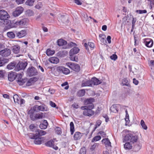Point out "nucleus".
Segmentation results:
<instances>
[{"label": "nucleus", "mask_w": 154, "mask_h": 154, "mask_svg": "<svg viewBox=\"0 0 154 154\" xmlns=\"http://www.w3.org/2000/svg\"><path fill=\"white\" fill-rule=\"evenodd\" d=\"M137 12L140 14H142L143 13H146L147 12V11L146 10H137L136 11Z\"/></svg>", "instance_id": "13d9d810"}, {"label": "nucleus", "mask_w": 154, "mask_h": 154, "mask_svg": "<svg viewBox=\"0 0 154 154\" xmlns=\"http://www.w3.org/2000/svg\"><path fill=\"white\" fill-rule=\"evenodd\" d=\"M91 80H87L86 81H83L82 82L81 86L82 87L92 86Z\"/></svg>", "instance_id": "aec40b11"}, {"label": "nucleus", "mask_w": 154, "mask_h": 154, "mask_svg": "<svg viewBox=\"0 0 154 154\" xmlns=\"http://www.w3.org/2000/svg\"><path fill=\"white\" fill-rule=\"evenodd\" d=\"M35 79L36 80V78H32L30 79L26 83V85L28 86L32 85L34 82Z\"/></svg>", "instance_id": "c85d7f7f"}, {"label": "nucleus", "mask_w": 154, "mask_h": 154, "mask_svg": "<svg viewBox=\"0 0 154 154\" xmlns=\"http://www.w3.org/2000/svg\"><path fill=\"white\" fill-rule=\"evenodd\" d=\"M10 17V16L6 11L2 10H0V19L2 20H7Z\"/></svg>", "instance_id": "423d86ee"}, {"label": "nucleus", "mask_w": 154, "mask_h": 154, "mask_svg": "<svg viewBox=\"0 0 154 154\" xmlns=\"http://www.w3.org/2000/svg\"><path fill=\"white\" fill-rule=\"evenodd\" d=\"M91 81H92L91 84L92 85H99L101 83L102 81L99 80L95 77L93 78Z\"/></svg>", "instance_id": "f3484780"}, {"label": "nucleus", "mask_w": 154, "mask_h": 154, "mask_svg": "<svg viewBox=\"0 0 154 154\" xmlns=\"http://www.w3.org/2000/svg\"><path fill=\"white\" fill-rule=\"evenodd\" d=\"M119 106L118 105H112L110 108V110L112 112L116 113L118 112V108Z\"/></svg>", "instance_id": "6ab92c4d"}, {"label": "nucleus", "mask_w": 154, "mask_h": 154, "mask_svg": "<svg viewBox=\"0 0 154 154\" xmlns=\"http://www.w3.org/2000/svg\"><path fill=\"white\" fill-rule=\"evenodd\" d=\"M40 106L37 105H36L34 106L32 109H31L30 110H32L33 113H34V112H38L40 110Z\"/></svg>", "instance_id": "473e14b6"}, {"label": "nucleus", "mask_w": 154, "mask_h": 154, "mask_svg": "<svg viewBox=\"0 0 154 154\" xmlns=\"http://www.w3.org/2000/svg\"><path fill=\"white\" fill-rule=\"evenodd\" d=\"M40 110L42 111H48V108L45 105H42L39 106Z\"/></svg>", "instance_id": "ea45409f"}, {"label": "nucleus", "mask_w": 154, "mask_h": 154, "mask_svg": "<svg viewBox=\"0 0 154 154\" xmlns=\"http://www.w3.org/2000/svg\"><path fill=\"white\" fill-rule=\"evenodd\" d=\"M49 61L51 63L57 64L59 62V59L56 57H51L49 58Z\"/></svg>", "instance_id": "a211bd4d"}, {"label": "nucleus", "mask_w": 154, "mask_h": 154, "mask_svg": "<svg viewBox=\"0 0 154 154\" xmlns=\"http://www.w3.org/2000/svg\"><path fill=\"white\" fill-rule=\"evenodd\" d=\"M20 47L18 45H14L12 47V51L13 52L17 54L20 51Z\"/></svg>", "instance_id": "c756f323"}, {"label": "nucleus", "mask_w": 154, "mask_h": 154, "mask_svg": "<svg viewBox=\"0 0 154 154\" xmlns=\"http://www.w3.org/2000/svg\"><path fill=\"white\" fill-rule=\"evenodd\" d=\"M72 107L75 109H78L79 108V105L75 103H74L72 105Z\"/></svg>", "instance_id": "e2e57ef3"}, {"label": "nucleus", "mask_w": 154, "mask_h": 154, "mask_svg": "<svg viewBox=\"0 0 154 154\" xmlns=\"http://www.w3.org/2000/svg\"><path fill=\"white\" fill-rule=\"evenodd\" d=\"M99 39L101 42L103 44H105L106 43V41L105 40L106 36L105 35L103 34H100L99 35Z\"/></svg>", "instance_id": "b1692460"}, {"label": "nucleus", "mask_w": 154, "mask_h": 154, "mask_svg": "<svg viewBox=\"0 0 154 154\" xmlns=\"http://www.w3.org/2000/svg\"><path fill=\"white\" fill-rule=\"evenodd\" d=\"M56 132L58 134H61L62 133L61 128L59 127H57L55 129Z\"/></svg>", "instance_id": "603ef678"}, {"label": "nucleus", "mask_w": 154, "mask_h": 154, "mask_svg": "<svg viewBox=\"0 0 154 154\" xmlns=\"http://www.w3.org/2000/svg\"><path fill=\"white\" fill-rule=\"evenodd\" d=\"M85 90L82 89L79 90L77 92V95L79 97H82L85 95Z\"/></svg>", "instance_id": "f704fd0d"}, {"label": "nucleus", "mask_w": 154, "mask_h": 154, "mask_svg": "<svg viewBox=\"0 0 154 154\" xmlns=\"http://www.w3.org/2000/svg\"><path fill=\"white\" fill-rule=\"evenodd\" d=\"M122 141L123 143L129 141L131 143H136L138 140V136L132 131L125 130L122 132Z\"/></svg>", "instance_id": "f257e3e1"}, {"label": "nucleus", "mask_w": 154, "mask_h": 154, "mask_svg": "<svg viewBox=\"0 0 154 154\" xmlns=\"http://www.w3.org/2000/svg\"><path fill=\"white\" fill-rule=\"evenodd\" d=\"M93 101V99L90 98L85 100V103L86 105L92 103Z\"/></svg>", "instance_id": "a18cd8bd"}, {"label": "nucleus", "mask_w": 154, "mask_h": 154, "mask_svg": "<svg viewBox=\"0 0 154 154\" xmlns=\"http://www.w3.org/2000/svg\"><path fill=\"white\" fill-rule=\"evenodd\" d=\"M86 149L85 147L81 148L80 150L79 154H86Z\"/></svg>", "instance_id": "8fccbe9b"}, {"label": "nucleus", "mask_w": 154, "mask_h": 154, "mask_svg": "<svg viewBox=\"0 0 154 154\" xmlns=\"http://www.w3.org/2000/svg\"><path fill=\"white\" fill-rule=\"evenodd\" d=\"M27 73L29 76L36 75L38 73L37 70L33 67L29 68L27 70Z\"/></svg>", "instance_id": "6e6552de"}, {"label": "nucleus", "mask_w": 154, "mask_h": 154, "mask_svg": "<svg viewBox=\"0 0 154 154\" xmlns=\"http://www.w3.org/2000/svg\"><path fill=\"white\" fill-rule=\"evenodd\" d=\"M140 125L142 128L145 130H146L147 128V126L143 120H141L140 122Z\"/></svg>", "instance_id": "49530a36"}, {"label": "nucleus", "mask_w": 154, "mask_h": 154, "mask_svg": "<svg viewBox=\"0 0 154 154\" xmlns=\"http://www.w3.org/2000/svg\"><path fill=\"white\" fill-rule=\"evenodd\" d=\"M54 141L52 140H51L46 143H45V145L47 146L52 147L54 149L57 150L58 149V147L54 145Z\"/></svg>", "instance_id": "9b49d317"}, {"label": "nucleus", "mask_w": 154, "mask_h": 154, "mask_svg": "<svg viewBox=\"0 0 154 154\" xmlns=\"http://www.w3.org/2000/svg\"><path fill=\"white\" fill-rule=\"evenodd\" d=\"M98 134H100L103 137H106V134L103 131H100L98 133Z\"/></svg>", "instance_id": "bf43d9fd"}, {"label": "nucleus", "mask_w": 154, "mask_h": 154, "mask_svg": "<svg viewBox=\"0 0 154 154\" xmlns=\"http://www.w3.org/2000/svg\"><path fill=\"white\" fill-rule=\"evenodd\" d=\"M110 58L111 59L115 61L117 59V56L116 54H113L110 56Z\"/></svg>", "instance_id": "5fc2aeb1"}, {"label": "nucleus", "mask_w": 154, "mask_h": 154, "mask_svg": "<svg viewBox=\"0 0 154 154\" xmlns=\"http://www.w3.org/2000/svg\"><path fill=\"white\" fill-rule=\"evenodd\" d=\"M66 65L70 68L76 72H78L80 70L79 66L77 64L72 62L66 63Z\"/></svg>", "instance_id": "20e7f679"}, {"label": "nucleus", "mask_w": 154, "mask_h": 154, "mask_svg": "<svg viewBox=\"0 0 154 154\" xmlns=\"http://www.w3.org/2000/svg\"><path fill=\"white\" fill-rule=\"evenodd\" d=\"M94 106L93 104L92 103L89 104V105H88V106H86V108L87 109H93L94 108Z\"/></svg>", "instance_id": "4d7b16f0"}, {"label": "nucleus", "mask_w": 154, "mask_h": 154, "mask_svg": "<svg viewBox=\"0 0 154 154\" xmlns=\"http://www.w3.org/2000/svg\"><path fill=\"white\" fill-rule=\"evenodd\" d=\"M11 54V51L8 49H5L0 51V55L3 57H6Z\"/></svg>", "instance_id": "9d476101"}, {"label": "nucleus", "mask_w": 154, "mask_h": 154, "mask_svg": "<svg viewBox=\"0 0 154 154\" xmlns=\"http://www.w3.org/2000/svg\"><path fill=\"white\" fill-rule=\"evenodd\" d=\"M25 103V101L23 99H21L19 101V103H17L18 104H20L21 106H22V104H24Z\"/></svg>", "instance_id": "052dcab7"}, {"label": "nucleus", "mask_w": 154, "mask_h": 154, "mask_svg": "<svg viewBox=\"0 0 154 154\" xmlns=\"http://www.w3.org/2000/svg\"><path fill=\"white\" fill-rule=\"evenodd\" d=\"M99 145V143H95L92 145L91 147V149L92 150H94L95 148H97Z\"/></svg>", "instance_id": "3c124183"}, {"label": "nucleus", "mask_w": 154, "mask_h": 154, "mask_svg": "<svg viewBox=\"0 0 154 154\" xmlns=\"http://www.w3.org/2000/svg\"><path fill=\"white\" fill-rule=\"evenodd\" d=\"M34 2L35 0H27L26 2V4L27 5L32 6L33 5Z\"/></svg>", "instance_id": "37998d69"}, {"label": "nucleus", "mask_w": 154, "mask_h": 154, "mask_svg": "<svg viewBox=\"0 0 154 154\" xmlns=\"http://www.w3.org/2000/svg\"><path fill=\"white\" fill-rule=\"evenodd\" d=\"M70 126L71 134V135H72L75 131L74 126L73 122H72L70 123Z\"/></svg>", "instance_id": "c9c22d12"}, {"label": "nucleus", "mask_w": 154, "mask_h": 154, "mask_svg": "<svg viewBox=\"0 0 154 154\" xmlns=\"http://www.w3.org/2000/svg\"><path fill=\"white\" fill-rule=\"evenodd\" d=\"M27 65L26 62H19L16 66L15 70L16 71H19L21 69H24Z\"/></svg>", "instance_id": "39448f33"}, {"label": "nucleus", "mask_w": 154, "mask_h": 154, "mask_svg": "<svg viewBox=\"0 0 154 154\" xmlns=\"http://www.w3.org/2000/svg\"><path fill=\"white\" fill-rule=\"evenodd\" d=\"M48 125V123L47 121L46 120H44L43 123L40 124L39 127L41 129H45L47 128Z\"/></svg>", "instance_id": "cd10ccee"}, {"label": "nucleus", "mask_w": 154, "mask_h": 154, "mask_svg": "<svg viewBox=\"0 0 154 154\" xmlns=\"http://www.w3.org/2000/svg\"><path fill=\"white\" fill-rule=\"evenodd\" d=\"M84 46H85L86 49L88 51H89V49L88 48V46L91 48V50H93L95 46L94 44L91 42H89L88 44L87 43H85L84 44Z\"/></svg>", "instance_id": "ddd939ff"}, {"label": "nucleus", "mask_w": 154, "mask_h": 154, "mask_svg": "<svg viewBox=\"0 0 154 154\" xmlns=\"http://www.w3.org/2000/svg\"><path fill=\"white\" fill-rule=\"evenodd\" d=\"M79 51V49L78 48L74 47L70 50L69 54H77Z\"/></svg>", "instance_id": "bb28decb"}, {"label": "nucleus", "mask_w": 154, "mask_h": 154, "mask_svg": "<svg viewBox=\"0 0 154 154\" xmlns=\"http://www.w3.org/2000/svg\"><path fill=\"white\" fill-rule=\"evenodd\" d=\"M13 98L15 103H19V101L20 99V98L17 95H14L13 97Z\"/></svg>", "instance_id": "c03bdc74"}, {"label": "nucleus", "mask_w": 154, "mask_h": 154, "mask_svg": "<svg viewBox=\"0 0 154 154\" xmlns=\"http://www.w3.org/2000/svg\"><path fill=\"white\" fill-rule=\"evenodd\" d=\"M102 142L105 144L106 147L111 146V142L108 138L103 139Z\"/></svg>", "instance_id": "4be33fe9"}, {"label": "nucleus", "mask_w": 154, "mask_h": 154, "mask_svg": "<svg viewBox=\"0 0 154 154\" xmlns=\"http://www.w3.org/2000/svg\"><path fill=\"white\" fill-rule=\"evenodd\" d=\"M23 10V8L21 7H17L15 10L13 12V15L15 17L18 16L22 13Z\"/></svg>", "instance_id": "1a4fd4ad"}, {"label": "nucleus", "mask_w": 154, "mask_h": 154, "mask_svg": "<svg viewBox=\"0 0 154 154\" xmlns=\"http://www.w3.org/2000/svg\"><path fill=\"white\" fill-rule=\"evenodd\" d=\"M50 104L51 106L53 107H55L56 106L55 103L52 101L50 102Z\"/></svg>", "instance_id": "0e129e2a"}, {"label": "nucleus", "mask_w": 154, "mask_h": 154, "mask_svg": "<svg viewBox=\"0 0 154 154\" xmlns=\"http://www.w3.org/2000/svg\"><path fill=\"white\" fill-rule=\"evenodd\" d=\"M149 65L152 66H154V60H151L149 61Z\"/></svg>", "instance_id": "774afa93"}, {"label": "nucleus", "mask_w": 154, "mask_h": 154, "mask_svg": "<svg viewBox=\"0 0 154 154\" xmlns=\"http://www.w3.org/2000/svg\"><path fill=\"white\" fill-rule=\"evenodd\" d=\"M94 114V112L91 109H85L83 112L84 115L91 116Z\"/></svg>", "instance_id": "2eb2a0df"}, {"label": "nucleus", "mask_w": 154, "mask_h": 154, "mask_svg": "<svg viewBox=\"0 0 154 154\" xmlns=\"http://www.w3.org/2000/svg\"><path fill=\"white\" fill-rule=\"evenodd\" d=\"M69 54L70 56V58L71 60L75 62L78 61V59L77 57L74 55V54Z\"/></svg>", "instance_id": "4c0bfd02"}, {"label": "nucleus", "mask_w": 154, "mask_h": 154, "mask_svg": "<svg viewBox=\"0 0 154 154\" xmlns=\"http://www.w3.org/2000/svg\"><path fill=\"white\" fill-rule=\"evenodd\" d=\"M29 128L31 131L33 132L35 131V132H36L38 130L37 127L34 124L30 125L29 126Z\"/></svg>", "instance_id": "e433bc0d"}, {"label": "nucleus", "mask_w": 154, "mask_h": 154, "mask_svg": "<svg viewBox=\"0 0 154 154\" xmlns=\"http://www.w3.org/2000/svg\"><path fill=\"white\" fill-rule=\"evenodd\" d=\"M17 77V74L14 72H12L8 74V80L11 82H12Z\"/></svg>", "instance_id": "dca6fc26"}, {"label": "nucleus", "mask_w": 154, "mask_h": 154, "mask_svg": "<svg viewBox=\"0 0 154 154\" xmlns=\"http://www.w3.org/2000/svg\"><path fill=\"white\" fill-rule=\"evenodd\" d=\"M54 53V51L51 50L50 49H48L46 51V54L49 56H52Z\"/></svg>", "instance_id": "2f4dec72"}, {"label": "nucleus", "mask_w": 154, "mask_h": 154, "mask_svg": "<svg viewBox=\"0 0 154 154\" xmlns=\"http://www.w3.org/2000/svg\"><path fill=\"white\" fill-rule=\"evenodd\" d=\"M82 136V134L79 132H76L74 135V138L75 140H77L81 138Z\"/></svg>", "instance_id": "393cba45"}, {"label": "nucleus", "mask_w": 154, "mask_h": 154, "mask_svg": "<svg viewBox=\"0 0 154 154\" xmlns=\"http://www.w3.org/2000/svg\"><path fill=\"white\" fill-rule=\"evenodd\" d=\"M57 43L59 46H62L66 45L67 44V42L64 40L59 39L57 41Z\"/></svg>", "instance_id": "a878e982"}, {"label": "nucleus", "mask_w": 154, "mask_h": 154, "mask_svg": "<svg viewBox=\"0 0 154 154\" xmlns=\"http://www.w3.org/2000/svg\"><path fill=\"white\" fill-rule=\"evenodd\" d=\"M132 143L130 142H127L125 143L124 145V148L126 149H130L132 148Z\"/></svg>", "instance_id": "7c9ffc66"}, {"label": "nucleus", "mask_w": 154, "mask_h": 154, "mask_svg": "<svg viewBox=\"0 0 154 154\" xmlns=\"http://www.w3.org/2000/svg\"><path fill=\"white\" fill-rule=\"evenodd\" d=\"M25 0H16V2L18 4H19L23 3Z\"/></svg>", "instance_id": "69168bd1"}, {"label": "nucleus", "mask_w": 154, "mask_h": 154, "mask_svg": "<svg viewBox=\"0 0 154 154\" xmlns=\"http://www.w3.org/2000/svg\"><path fill=\"white\" fill-rule=\"evenodd\" d=\"M122 82V85H126L127 86H129V82L127 79L125 78L123 79Z\"/></svg>", "instance_id": "58836bf2"}, {"label": "nucleus", "mask_w": 154, "mask_h": 154, "mask_svg": "<svg viewBox=\"0 0 154 154\" xmlns=\"http://www.w3.org/2000/svg\"><path fill=\"white\" fill-rule=\"evenodd\" d=\"M133 82L135 85H137L138 83V81L135 79L134 78L133 79Z\"/></svg>", "instance_id": "338daca9"}, {"label": "nucleus", "mask_w": 154, "mask_h": 154, "mask_svg": "<svg viewBox=\"0 0 154 154\" xmlns=\"http://www.w3.org/2000/svg\"><path fill=\"white\" fill-rule=\"evenodd\" d=\"M101 139V137L100 136H97L94 137L91 140L92 142H95L97 141L100 140Z\"/></svg>", "instance_id": "de8ad7c7"}, {"label": "nucleus", "mask_w": 154, "mask_h": 154, "mask_svg": "<svg viewBox=\"0 0 154 154\" xmlns=\"http://www.w3.org/2000/svg\"><path fill=\"white\" fill-rule=\"evenodd\" d=\"M27 23V20L26 18H24L20 20L16 21L15 24L16 25L19 26H22L26 25Z\"/></svg>", "instance_id": "f8f14e48"}, {"label": "nucleus", "mask_w": 154, "mask_h": 154, "mask_svg": "<svg viewBox=\"0 0 154 154\" xmlns=\"http://www.w3.org/2000/svg\"><path fill=\"white\" fill-rule=\"evenodd\" d=\"M57 70L58 71L62 72L63 74L65 75L68 74L70 72V71L69 69L63 66H58L57 67Z\"/></svg>", "instance_id": "0eeeda50"}, {"label": "nucleus", "mask_w": 154, "mask_h": 154, "mask_svg": "<svg viewBox=\"0 0 154 154\" xmlns=\"http://www.w3.org/2000/svg\"><path fill=\"white\" fill-rule=\"evenodd\" d=\"M146 45L148 47H152L153 45V41L150 39H147L145 42Z\"/></svg>", "instance_id": "412c9836"}, {"label": "nucleus", "mask_w": 154, "mask_h": 154, "mask_svg": "<svg viewBox=\"0 0 154 154\" xmlns=\"http://www.w3.org/2000/svg\"><path fill=\"white\" fill-rule=\"evenodd\" d=\"M15 33L17 36L19 38L23 37L26 34V31L24 30H22L20 32L16 31Z\"/></svg>", "instance_id": "4468645a"}, {"label": "nucleus", "mask_w": 154, "mask_h": 154, "mask_svg": "<svg viewBox=\"0 0 154 154\" xmlns=\"http://www.w3.org/2000/svg\"><path fill=\"white\" fill-rule=\"evenodd\" d=\"M32 112V110H29L28 114L29 115L30 117L32 120L34 121L37 119H42L43 118L42 113H37L34 116V113Z\"/></svg>", "instance_id": "7ed1b4c3"}, {"label": "nucleus", "mask_w": 154, "mask_h": 154, "mask_svg": "<svg viewBox=\"0 0 154 154\" xmlns=\"http://www.w3.org/2000/svg\"><path fill=\"white\" fill-rule=\"evenodd\" d=\"M101 123V121L100 120H98L96 122V126L94 128L95 129H96L99 126Z\"/></svg>", "instance_id": "864d4df0"}, {"label": "nucleus", "mask_w": 154, "mask_h": 154, "mask_svg": "<svg viewBox=\"0 0 154 154\" xmlns=\"http://www.w3.org/2000/svg\"><path fill=\"white\" fill-rule=\"evenodd\" d=\"M7 35L10 38H14L15 37V34L13 32H7Z\"/></svg>", "instance_id": "79ce46f5"}, {"label": "nucleus", "mask_w": 154, "mask_h": 154, "mask_svg": "<svg viewBox=\"0 0 154 154\" xmlns=\"http://www.w3.org/2000/svg\"><path fill=\"white\" fill-rule=\"evenodd\" d=\"M42 6V5L41 2H39L37 5L35 6L36 8L38 9H39Z\"/></svg>", "instance_id": "6e6d98bb"}, {"label": "nucleus", "mask_w": 154, "mask_h": 154, "mask_svg": "<svg viewBox=\"0 0 154 154\" xmlns=\"http://www.w3.org/2000/svg\"><path fill=\"white\" fill-rule=\"evenodd\" d=\"M46 134V133L45 131L39 129L37 130L35 134L40 137L41 136L45 135Z\"/></svg>", "instance_id": "5701e85b"}, {"label": "nucleus", "mask_w": 154, "mask_h": 154, "mask_svg": "<svg viewBox=\"0 0 154 154\" xmlns=\"http://www.w3.org/2000/svg\"><path fill=\"white\" fill-rule=\"evenodd\" d=\"M26 79H22L20 80H17V82L20 85H22L26 81Z\"/></svg>", "instance_id": "a19ab883"}, {"label": "nucleus", "mask_w": 154, "mask_h": 154, "mask_svg": "<svg viewBox=\"0 0 154 154\" xmlns=\"http://www.w3.org/2000/svg\"><path fill=\"white\" fill-rule=\"evenodd\" d=\"M149 1L148 4L149 5L150 9L154 6V0H147Z\"/></svg>", "instance_id": "09e8293b"}, {"label": "nucleus", "mask_w": 154, "mask_h": 154, "mask_svg": "<svg viewBox=\"0 0 154 154\" xmlns=\"http://www.w3.org/2000/svg\"><path fill=\"white\" fill-rule=\"evenodd\" d=\"M16 65V63L14 62L11 63L7 66V67L9 69H12L15 67Z\"/></svg>", "instance_id": "72a5a7b5"}, {"label": "nucleus", "mask_w": 154, "mask_h": 154, "mask_svg": "<svg viewBox=\"0 0 154 154\" xmlns=\"http://www.w3.org/2000/svg\"><path fill=\"white\" fill-rule=\"evenodd\" d=\"M29 137L30 138L34 139V142L36 144H40L44 142L45 140L44 137H39L32 134L29 135Z\"/></svg>", "instance_id": "f03ea898"}, {"label": "nucleus", "mask_w": 154, "mask_h": 154, "mask_svg": "<svg viewBox=\"0 0 154 154\" xmlns=\"http://www.w3.org/2000/svg\"><path fill=\"white\" fill-rule=\"evenodd\" d=\"M22 75L21 74H17V80H20L22 79Z\"/></svg>", "instance_id": "680f3d73"}]
</instances>
